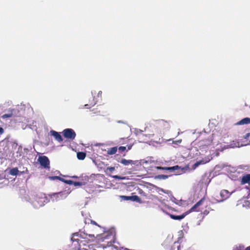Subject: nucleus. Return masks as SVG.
<instances>
[{
  "mask_svg": "<svg viewBox=\"0 0 250 250\" xmlns=\"http://www.w3.org/2000/svg\"><path fill=\"white\" fill-rule=\"evenodd\" d=\"M34 208H38L43 206L49 202V200L45 194L40 193L32 195L28 200Z\"/></svg>",
  "mask_w": 250,
  "mask_h": 250,
  "instance_id": "nucleus-1",
  "label": "nucleus"
},
{
  "mask_svg": "<svg viewBox=\"0 0 250 250\" xmlns=\"http://www.w3.org/2000/svg\"><path fill=\"white\" fill-rule=\"evenodd\" d=\"M70 193V191L68 190H64L60 192L54 193L49 195V196L52 201L54 202L65 199Z\"/></svg>",
  "mask_w": 250,
  "mask_h": 250,
  "instance_id": "nucleus-2",
  "label": "nucleus"
},
{
  "mask_svg": "<svg viewBox=\"0 0 250 250\" xmlns=\"http://www.w3.org/2000/svg\"><path fill=\"white\" fill-rule=\"evenodd\" d=\"M7 112L2 115L1 118L3 119H5L7 118H11L13 117H16L19 116V111L15 108H9Z\"/></svg>",
  "mask_w": 250,
  "mask_h": 250,
  "instance_id": "nucleus-3",
  "label": "nucleus"
},
{
  "mask_svg": "<svg viewBox=\"0 0 250 250\" xmlns=\"http://www.w3.org/2000/svg\"><path fill=\"white\" fill-rule=\"evenodd\" d=\"M63 136L67 139L74 140L76 137L75 132L71 128H66L62 131Z\"/></svg>",
  "mask_w": 250,
  "mask_h": 250,
  "instance_id": "nucleus-4",
  "label": "nucleus"
},
{
  "mask_svg": "<svg viewBox=\"0 0 250 250\" xmlns=\"http://www.w3.org/2000/svg\"><path fill=\"white\" fill-rule=\"evenodd\" d=\"M233 192H234V191H233L232 192L230 193L228 190H227L226 189L222 190L220 192V196L222 199L221 200L216 199L215 200L216 202V203L223 202L225 200L228 199Z\"/></svg>",
  "mask_w": 250,
  "mask_h": 250,
  "instance_id": "nucleus-5",
  "label": "nucleus"
},
{
  "mask_svg": "<svg viewBox=\"0 0 250 250\" xmlns=\"http://www.w3.org/2000/svg\"><path fill=\"white\" fill-rule=\"evenodd\" d=\"M212 159V157L210 155L207 156L204 158H203L202 160L196 162L192 166V169H195L199 165H204L209 162Z\"/></svg>",
  "mask_w": 250,
  "mask_h": 250,
  "instance_id": "nucleus-6",
  "label": "nucleus"
},
{
  "mask_svg": "<svg viewBox=\"0 0 250 250\" xmlns=\"http://www.w3.org/2000/svg\"><path fill=\"white\" fill-rule=\"evenodd\" d=\"M155 125L161 130L168 129L170 127L169 123L164 120L157 121L155 122Z\"/></svg>",
  "mask_w": 250,
  "mask_h": 250,
  "instance_id": "nucleus-7",
  "label": "nucleus"
},
{
  "mask_svg": "<svg viewBox=\"0 0 250 250\" xmlns=\"http://www.w3.org/2000/svg\"><path fill=\"white\" fill-rule=\"evenodd\" d=\"M38 161L44 168L49 167L50 161L47 157L45 156H39Z\"/></svg>",
  "mask_w": 250,
  "mask_h": 250,
  "instance_id": "nucleus-8",
  "label": "nucleus"
},
{
  "mask_svg": "<svg viewBox=\"0 0 250 250\" xmlns=\"http://www.w3.org/2000/svg\"><path fill=\"white\" fill-rule=\"evenodd\" d=\"M158 169H164V170H167L170 172H172L177 170H179L178 171V173H181L182 172L184 168H181V167H179L178 166H174L173 167H157Z\"/></svg>",
  "mask_w": 250,
  "mask_h": 250,
  "instance_id": "nucleus-9",
  "label": "nucleus"
},
{
  "mask_svg": "<svg viewBox=\"0 0 250 250\" xmlns=\"http://www.w3.org/2000/svg\"><path fill=\"white\" fill-rule=\"evenodd\" d=\"M49 134L50 135L53 136L55 140L58 142H61L62 141V138L60 133L54 130H51L49 132Z\"/></svg>",
  "mask_w": 250,
  "mask_h": 250,
  "instance_id": "nucleus-10",
  "label": "nucleus"
},
{
  "mask_svg": "<svg viewBox=\"0 0 250 250\" xmlns=\"http://www.w3.org/2000/svg\"><path fill=\"white\" fill-rule=\"evenodd\" d=\"M102 93V92L101 91H99L98 92V93H97V97H96L94 96V95H95L96 94V91L95 90H93L91 91V94H92V96L93 97V101H94L93 105L95 104H96V103L98 102V101L99 100V98L101 97Z\"/></svg>",
  "mask_w": 250,
  "mask_h": 250,
  "instance_id": "nucleus-11",
  "label": "nucleus"
},
{
  "mask_svg": "<svg viewBox=\"0 0 250 250\" xmlns=\"http://www.w3.org/2000/svg\"><path fill=\"white\" fill-rule=\"evenodd\" d=\"M124 166H128L129 165H135L137 162V161H133L131 160H126L125 159H122L120 162Z\"/></svg>",
  "mask_w": 250,
  "mask_h": 250,
  "instance_id": "nucleus-12",
  "label": "nucleus"
},
{
  "mask_svg": "<svg viewBox=\"0 0 250 250\" xmlns=\"http://www.w3.org/2000/svg\"><path fill=\"white\" fill-rule=\"evenodd\" d=\"M204 201V198H202L200 201L197 202L188 211V212H190L191 211H194L196 210V208L199 206H201Z\"/></svg>",
  "mask_w": 250,
  "mask_h": 250,
  "instance_id": "nucleus-13",
  "label": "nucleus"
},
{
  "mask_svg": "<svg viewBox=\"0 0 250 250\" xmlns=\"http://www.w3.org/2000/svg\"><path fill=\"white\" fill-rule=\"evenodd\" d=\"M250 181V174H247L246 175H244L241 179V184L244 185L247 183H249Z\"/></svg>",
  "mask_w": 250,
  "mask_h": 250,
  "instance_id": "nucleus-14",
  "label": "nucleus"
},
{
  "mask_svg": "<svg viewBox=\"0 0 250 250\" xmlns=\"http://www.w3.org/2000/svg\"><path fill=\"white\" fill-rule=\"evenodd\" d=\"M143 131L139 129H136L135 131V133L138 136V138L142 141H145L146 139H144V137L145 134L143 133Z\"/></svg>",
  "mask_w": 250,
  "mask_h": 250,
  "instance_id": "nucleus-15",
  "label": "nucleus"
},
{
  "mask_svg": "<svg viewBox=\"0 0 250 250\" xmlns=\"http://www.w3.org/2000/svg\"><path fill=\"white\" fill-rule=\"evenodd\" d=\"M248 124H250V118L246 117L240 120L236 124V125H243Z\"/></svg>",
  "mask_w": 250,
  "mask_h": 250,
  "instance_id": "nucleus-16",
  "label": "nucleus"
},
{
  "mask_svg": "<svg viewBox=\"0 0 250 250\" xmlns=\"http://www.w3.org/2000/svg\"><path fill=\"white\" fill-rule=\"evenodd\" d=\"M8 173L11 175L17 176L19 173V170L17 167H14L9 169Z\"/></svg>",
  "mask_w": 250,
  "mask_h": 250,
  "instance_id": "nucleus-17",
  "label": "nucleus"
},
{
  "mask_svg": "<svg viewBox=\"0 0 250 250\" xmlns=\"http://www.w3.org/2000/svg\"><path fill=\"white\" fill-rule=\"evenodd\" d=\"M185 216H186V215H185V214H182L181 215H175L171 214L170 215L171 218H172V219H174V220H181L183 219L185 217Z\"/></svg>",
  "mask_w": 250,
  "mask_h": 250,
  "instance_id": "nucleus-18",
  "label": "nucleus"
},
{
  "mask_svg": "<svg viewBox=\"0 0 250 250\" xmlns=\"http://www.w3.org/2000/svg\"><path fill=\"white\" fill-rule=\"evenodd\" d=\"M241 146H242V145H241ZM240 145L239 144V142H233L232 143H231L230 144H229V145H228L226 147L227 148H234V147H240Z\"/></svg>",
  "mask_w": 250,
  "mask_h": 250,
  "instance_id": "nucleus-19",
  "label": "nucleus"
},
{
  "mask_svg": "<svg viewBox=\"0 0 250 250\" xmlns=\"http://www.w3.org/2000/svg\"><path fill=\"white\" fill-rule=\"evenodd\" d=\"M117 151V147L115 146L111 148H110L108 149L107 151V153L109 155H113L116 153Z\"/></svg>",
  "mask_w": 250,
  "mask_h": 250,
  "instance_id": "nucleus-20",
  "label": "nucleus"
},
{
  "mask_svg": "<svg viewBox=\"0 0 250 250\" xmlns=\"http://www.w3.org/2000/svg\"><path fill=\"white\" fill-rule=\"evenodd\" d=\"M244 248L243 245H239V246H235L233 248L232 250H242ZM245 250H250V246L247 247Z\"/></svg>",
  "mask_w": 250,
  "mask_h": 250,
  "instance_id": "nucleus-21",
  "label": "nucleus"
},
{
  "mask_svg": "<svg viewBox=\"0 0 250 250\" xmlns=\"http://www.w3.org/2000/svg\"><path fill=\"white\" fill-rule=\"evenodd\" d=\"M77 156L78 159L83 160L86 157V154L83 152H79L77 153Z\"/></svg>",
  "mask_w": 250,
  "mask_h": 250,
  "instance_id": "nucleus-22",
  "label": "nucleus"
},
{
  "mask_svg": "<svg viewBox=\"0 0 250 250\" xmlns=\"http://www.w3.org/2000/svg\"><path fill=\"white\" fill-rule=\"evenodd\" d=\"M112 237H112V235L111 234H107V233H105V234H104L102 236L101 239H102V241H104L106 239H109V238H112Z\"/></svg>",
  "mask_w": 250,
  "mask_h": 250,
  "instance_id": "nucleus-23",
  "label": "nucleus"
},
{
  "mask_svg": "<svg viewBox=\"0 0 250 250\" xmlns=\"http://www.w3.org/2000/svg\"><path fill=\"white\" fill-rule=\"evenodd\" d=\"M158 192H160V191H161L163 193H165L166 194H167L168 195H172V193H171V191H170V190H165V189H164L162 188H158Z\"/></svg>",
  "mask_w": 250,
  "mask_h": 250,
  "instance_id": "nucleus-24",
  "label": "nucleus"
},
{
  "mask_svg": "<svg viewBox=\"0 0 250 250\" xmlns=\"http://www.w3.org/2000/svg\"><path fill=\"white\" fill-rule=\"evenodd\" d=\"M130 200L134 202H140V198L137 195L131 196Z\"/></svg>",
  "mask_w": 250,
  "mask_h": 250,
  "instance_id": "nucleus-25",
  "label": "nucleus"
},
{
  "mask_svg": "<svg viewBox=\"0 0 250 250\" xmlns=\"http://www.w3.org/2000/svg\"><path fill=\"white\" fill-rule=\"evenodd\" d=\"M168 175H164V174L158 175L157 176V178L160 180H165V179H167V178H168Z\"/></svg>",
  "mask_w": 250,
  "mask_h": 250,
  "instance_id": "nucleus-26",
  "label": "nucleus"
},
{
  "mask_svg": "<svg viewBox=\"0 0 250 250\" xmlns=\"http://www.w3.org/2000/svg\"><path fill=\"white\" fill-rule=\"evenodd\" d=\"M211 141H212L211 140H208L206 141V142L205 141H203L201 142V144L202 145H205V146H208L211 144Z\"/></svg>",
  "mask_w": 250,
  "mask_h": 250,
  "instance_id": "nucleus-27",
  "label": "nucleus"
},
{
  "mask_svg": "<svg viewBox=\"0 0 250 250\" xmlns=\"http://www.w3.org/2000/svg\"><path fill=\"white\" fill-rule=\"evenodd\" d=\"M145 134V135L144 137V139H146L145 141L147 140V139L150 138L154 135L153 133H152H152H147V134Z\"/></svg>",
  "mask_w": 250,
  "mask_h": 250,
  "instance_id": "nucleus-28",
  "label": "nucleus"
},
{
  "mask_svg": "<svg viewBox=\"0 0 250 250\" xmlns=\"http://www.w3.org/2000/svg\"><path fill=\"white\" fill-rule=\"evenodd\" d=\"M111 177L115 179L118 180H125L127 179L126 177H122L118 175H113L111 176Z\"/></svg>",
  "mask_w": 250,
  "mask_h": 250,
  "instance_id": "nucleus-29",
  "label": "nucleus"
},
{
  "mask_svg": "<svg viewBox=\"0 0 250 250\" xmlns=\"http://www.w3.org/2000/svg\"><path fill=\"white\" fill-rule=\"evenodd\" d=\"M115 169V167H108L106 169V172L109 171V172L111 173V172H113V171H114Z\"/></svg>",
  "mask_w": 250,
  "mask_h": 250,
  "instance_id": "nucleus-30",
  "label": "nucleus"
},
{
  "mask_svg": "<svg viewBox=\"0 0 250 250\" xmlns=\"http://www.w3.org/2000/svg\"><path fill=\"white\" fill-rule=\"evenodd\" d=\"M120 198L124 200L127 201L130 200L131 196L122 195L120 196Z\"/></svg>",
  "mask_w": 250,
  "mask_h": 250,
  "instance_id": "nucleus-31",
  "label": "nucleus"
},
{
  "mask_svg": "<svg viewBox=\"0 0 250 250\" xmlns=\"http://www.w3.org/2000/svg\"><path fill=\"white\" fill-rule=\"evenodd\" d=\"M75 186H81L84 184L80 182H73V184Z\"/></svg>",
  "mask_w": 250,
  "mask_h": 250,
  "instance_id": "nucleus-32",
  "label": "nucleus"
},
{
  "mask_svg": "<svg viewBox=\"0 0 250 250\" xmlns=\"http://www.w3.org/2000/svg\"><path fill=\"white\" fill-rule=\"evenodd\" d=\"M49 179L51 180H59V176H50L49 177Z\"/></svg>",
  "mask_w": 250,
  "mask_h": 250,
  "instance_id": "nucleus-33",
  "label": "nucleus"
},
{
  "mask_svg": "<svg viewBox=\"0 0 250 250\" xmlns=\"http://www.w3.org/2000/svg\"><path fill=\"white\" fill-rule=\"evenodd\" d=\"M244 138L247 140L250 139V133H247L246 135L244 136Z\"/></svg>",
  "mask_w": 250,
  "mask_h": 250,
  "instance_id": "nucleus-34",
  "label": "nucleus"
},
{
  "mask_svg": "<svg viewBox=\"0 0 250 250\" xmlns=\"http://www.w3.org/2000/svg\"><path fill=\"white\" fill-rule=\"evenodd\" d=\"M182 142V140L180 139L177 141H173L172 143L175 145H178V144H180Z\"/></svg>",
  "mask_w": 250,
  "mask_h": 250,
  "instance_id": "nucleus-35",
  "label": "nucleus"
},
{
  "mask_svg": "<svg viewBox=\"0 0 250 250\" xmlns=\"http://www.w3.org/2000/svg\"><path fill=\"white\" fill-rule=\"evenodd\" d=\"M65 183L67 184H69V185H72L73 184V181H72V180H66L65 181Z\"/></svg>",
  "mask_w": 250,
  "mask_h": 250,
  "instance_id": "nucleus-36",
  "label": "nucleus"
},
{
  "mask_svg": "<svg viewBox=\"0 0 250 250\" xmlns=\"http://www.w3.org/2000/svg\"><path fill=\"white\" fill-rule=\"evenodd\" d=\"M78 236V234L77 233L73 234V236L71 238V240L72 241H76V239H75V238L74 237H75V236Z\"/></svg>",
  "mask_w": 250,
  "mask_h": 250,
  "instance_id": "nucleus-37",
  "label": "nucleus"
},
{
  "mask_svg": "<svg viewBox=\"0 0 250 250\" xmlns=\"http://www.w3.org/2000/svg\"><path fill=\"white\" fill-rule=\"evenodd\" d=\"M126 149V147L125 146H120L119 147V150L121 151H124Z\"/></svg>",
  "mask_w": 250,
  "mask_h": 250,
  "instance_id": "nucleus-38",
  "label": "nucleus"
},
{
  "mask_svg": "<svg viewBox=\"0 0 250 250\" xmlns=\"http://www.w3.org/2000/svg\"><path fill=\"white\" fill-rule=\"evenodd\" d=\"M245 204L243 206H246L248 207H250V202L249 201H246L245 202Z\"/></svg>",
  "mask_w": 250,
  "mask_h": 250,
  "instance_id": "nucleus-39",
  "label": "nucleus"
},
{
  "mask_svg": "<svg viewBox=\"0 0 250 250\" xmlns=\"http://www.w3.org/2000/svg\"><path fill=\"white\" fill-rule=\"evenodd\" d=\"M4 132V129L1 127H0V134H3Z\"/></svg>",
  "mask_w": 250,
  "mask_h": 250,
  "instance_id": "nucleus-40",
  "label": "nucleus"
},
{
  "mask_svg": "<svg viewBox=\"0 0 250 250\" xmlns=\"http://www.w3.org/2000/svg\"><path fill=\"white\" fill-rule=\"evenodd\" d=\"M59 178H60V179H59V180L60 181H62V182H63L65 183V181L66 180H65V179H63L62 178H61V177H59Z\"/></svg>",
  "mask_w": 250,
  "mask_h": 250,
  "instance_id": "nucleus-41",
  "label": "nucleus"
},
{
  "mask_svg": "<svg viewBox=\"0 0 250 250\" xmlns=\"http://www.w3.org/2000/svg\"><path fill=\"white\" fill-rule=\"evenodd\" d=\"M91 223L93 224L97 225V223L94 221H91Z\"/></svg>",
  "mask_w": 250,
  "mask_h": 250,
  "instance_id": "nucleus-42",
  "label": "nucleus"
},
{
  "mask_svg": "<svg viewBox=\"0 0 250 250\" xmlns=\"http://www.w3.org/2000/svg\"><path fill=\"white\" fill-rule=\"evenodd\" d=\"M88 106V104H85L84 106L86 107V108H88L87 106Z\"/></svg>",
  "mask_w": 250,
  "mask_h": 250,
  "instance_id": "nucleus-43",
  "label": "nucleus"
},
{
  "mask_svg": "<svg viewBox=\"0 0 250 250\" xmlns=\"http://www.w3.org/2000/svg\"><path fill=\"white\" fill-rule=\"evenodd\" d=\"M147 129H148V128H147V127H146V128H145V131H147Z\"/></svg>",
  "mask_w": 250,
  "mask_h": 250,
  "instance_id": "nucleus-44",
  "label": "nucleus"
},
{
  "mask_svg": "<svg viewBox=\"0 0 250 250\" xmlns=\"http://www.w3.org/2000/svg\"><path fill=\"white\" fill-rule=\"evenodd\" d=\"M118 123H123V122H122V121H118Z\"/></svg>",
  "mask_w": 250,
  "mask_h": 250,
  "instance_id": "nucleus-45",
  "label": "nucleus"
},
{
  "mask_svg": "<svg viewBox=\"0 0 250 250\" xmlns=\"http://www.w3.org/2000/svg\"><path fill=\"white\" fill-rule=\"evenodd\" d=\"M72 177H73V178H77V176H73Z\"/></svg>",
  "mask_w": 250,
  "mask_h": 250,
  "instance_id": "nucleus-46",
  "label": "nucleus"
},
{
  "mask_svg": "<svg viewBox=\"0 0 250 250\" xmlns=\"http://www.w3.org/2000/svg\"><path fill=\"white\" fill-rule=\"evenodd\" d=\"M8 169H6L5 171H8Z\"/></svg>",
  "mask_w": 250,
  "mask_h": 250,
  "instance_id": "nucleus-47",
  "label": "nucleus"
},
{
  "mask_svg": "<svg viewBox=\"0 0 250 250\" xmlns=\"http://www.w3.org/2000/svg\"><path fill=\"white\" fill-rule=\"evenodd\" d=\"M128 250V249H126V250Z\"/></svg>",
  "mask_w": 250,
  "mask_h": 250,
  "instance_id": "nucleus-48",
  "label": "nucleus"
}]
</instances>
